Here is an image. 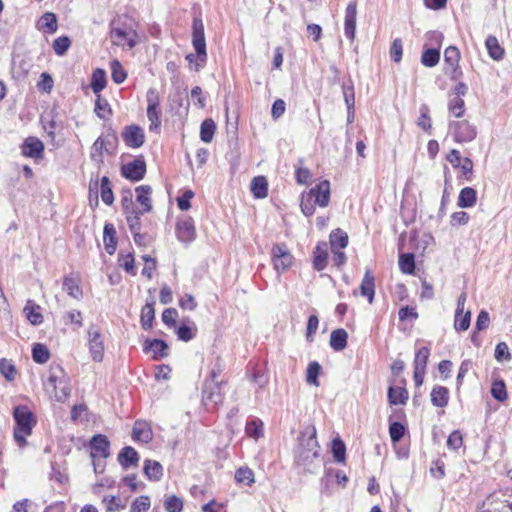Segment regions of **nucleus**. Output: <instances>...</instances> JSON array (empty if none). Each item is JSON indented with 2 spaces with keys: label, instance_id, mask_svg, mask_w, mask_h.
Wrapping results in <instances>:
<instances>
[{
  "label": "nucleus",
  "instance_id": "f257e3e1",
  "mask_svg": "<svg viewBox=\"0 0 512 512\" xmlns=\"http://www.w3.org/2000/svg\"><path fill=\"white\" fill-rule=\"evenodd\" d=\"M320 447L316 439V428L314 425L306 426L298 437V446L295 451V461L298 466L308 472H314L320 466Z\"/></svg>",
  "mask_w": 512,
  "mask_h": 512
},
{
  "label": "nucleus",
  "instance_id": "f03ea898",
  "mask_svg": "<svg viewBox=\"0 0 512 512\" xmlns=\"http://www.w3.org/2000/svg\"><path fill=\"white\" fill-rule=\"evenodd\" d=\"M109 37L115 46L133 49L139 42L138 22L126 15H117L110 22Z\"/></svg>",
  "mask_w": 512,
  "mask_h": 512
},
{
  "label": "nucleus",
  "instance_id": "7ed1b4c3",
  "mask_svg": "<svg viewBox=\"0 0 512 512\" xmlns=\"http://www.w3.org/2000/svg\"><path fill=\"white\" fill-rule=\"evenodd\" d=\"M45 391L57 402H65L70 395L69 381L64 369L60 365H51L47 381L44 384Z\"/></svg>",
  "mask_w": 512,
  "mask_h": 512
},
{
  "label": "nucleus",
  "instance_id": "20e7f679",
  "mask_svg": "<svg viewBox=\"0 0 512 512\" xmlns=\"http://www.w3.org/2000/svg\"><path fill=\"white\" fill-rule=\"evenodd\" d=\"M330 201V182L323 180L301 197V210L307 217L315 212V205L320 207L328 206Z\"/></svg>",
  "mask_w": 512,
  "mask_h": 512
},
{
  "label": "nucleus",
  "instance_id": "39448f33",
  "mask_svg": "<svg viewBox=\"0 0 512 512\" xmlns=\"http://www.w3.org/2000/svg\"><path fill=\"white\" fill-rule=\"evenodd\" d=\"M511 496L496 491L487 496L478 506L477 512H512Z\"/></svg>",
  "mask_w": 512,
  "mask_h": 512
},
{
  "label": "nucleus",
  "instance_id": "423d86ee",
  "mask_svg": "<svg viewBox=\"0 0 512 512\" xmlns=\"http://www.w3.org/2000/svg\"><path fill=\"white\" fill-rule=\"evenodd\" d=\"M147 100V117L150 121L149 130L159 131L161 125L160 119V98L159 93L156 89L150 88L146 94Z\"/></svg>",
  "mask_w": 512,
  "mask_h": 512
},
{
  "label": "nucleus",
  "instance_id": "0eeeda50",
  "mask_svg": "<svg viewBox=\"0 0 512 512\" xmlns=\"http://www.w3.org/2000/svg\"><path fill=\"white\" fill-rule=\"evenodd\" d=\"M192 30V44L196 51V56L200 61L199 65L202 66L206 62L207 53L204 35V25L201 18L195 17L193 19Z\"/></svg>",
  "mask_w": 512,
  "mask_h": 512
},
{
  "label": "nucleus",
  "instance_id": "6e6552de",
  "mask_svg": "<svg viewBox=\"0 0 512 512\" xmlns=\"http://www.w3.org/2000/svg\"><path fill=\"white\" fill-rule=\"evenodd\" d=\"M272 263L277 272L286 271L293 264L294 257L284 243H277L271 250Z\"/></svg>",
  "mask_w": 512,
  "mask_h": 512
},
{
  "label": "nucleus",
  "instance_id": "1a4fd4ad",
  "mask_svg": "<svg viewBox=\"0 0 512 512\" xmlns=\"http://www.w3.org/2000/svg\"><path fill=\"white\" fill-rule=\"evenodd\" d=\"M88 348L91 358L95 362H101L104 357V340L103 336L96 325H90L88 329Z\"/></svg>",
  "mask_w": 512,
  "mask_h": 512
},
{
  "label": "nucleus",
  "instance_id": "9d476101",
  "mask_svg": "<svg viewBox=\"0 0 512 512\" xmlns=\"http://www.w3.org/2000/svg\"><path fill=\"white\" fill-rule=\"evenodd\" d=\"M449 127L457 142H470L477 135L476 127L466 120L450 122Z\"/></svg>",
  "mask_w": 512,
  "mask_h": 512
},
{
  "label": "nucleus",
  "instance_id": "9b49d317",
  "mask_svg": "<svg viewBox=\"0 0 512 512\" xmlns=\"http://www.w3.org/2000/svg\"><path fill=\"white\" fill-rule=\"evenodd\" d=\"M121 173L126 179L133 182L142 180L146 173L145 160L143 157H138L132 162L122 165Z\"/></svg>",
  "mask_w": 512,
  "mask_h": 512
},
{
  "label": "nucleus",
  "instance_id": "f8f14e48",
  "mask_svg": "<svg viewBox=\"0 0 512 512\" xmlns=\"http://www.w3.org/2000/svg\"><path fill=\"white\" fill-rule=\"evenodd\" d=\"M460 52L457 47L449 46L444 51V62H445V73L450 76L451 79H457L462 72L459 70Z\"/></svg>",
  "mask_w": 512,
  "mask_h": 512
},
{
  "label": "nucleus",
  "instance_id": "ddd939ff",
  "mask_svg": "<svg viewBox=\"0 0 512 512\" xmlns=\"http://www.w3.org/2000/svg\"><path fill=\"white\" fill-rule=\"evenodd\" d=\"M224 383H213L205 381L203 387V401L206 405L212 404L213 407L223 403L224 394L222 393V385Z\"/></svg>",
  "mask_w": 512,
  "mask_h": 512
},
{
  "label": "nucleus",
  "instance_id": "4468645a",
  "mask_svg": "<svg viewBox=\"0 0 512 512\" xmlns=\"http://www.w3.org/2000/svg\"><path fill=\"white\" fill-rule=\"evenodd\" d=\"M177 239L184 243H191L196 238L194 221L191 217L179 219L176 224Z\"/></svg>",
  "mask_w": 512,
  "mask_h": 512
},
{
  "label": "nucleus",
  "instance_id": "2eb2a0df",
  "mask_svg": "<svg viewBox=\"0 0 512 512\" xmlns=\"http://www.w3.org/2000/svg\"><path fill=\"white\" fill-rule=\"evenodd\" d=\"M122 139L127 146L139 148L144 144L145 134L140 126L132 124L124 128Z\"/></svg>",
  "mask_w": 512,
  "mask_h": 512
},
{
  "label": "nucleus",
  "instance_id": "dca6fc26",
  "mask_svg": "<svg viewBox=\"0 0 512 512\" xmlns=\"http://www.w3.org/2000/svg\"><path fill=\"white\" fill-rule=\"evenodd\" d=\"M145 353H152L154 360H159L168 356L169 347L167 343L161 339H146L143 344Z\"/></svg>",
  "mask_w": 512,
  "mask_h": 512
},
{
  "label": "nucleus",
  "instance_id": "f3484780",
  "mask_svg": "<svg viewBox=\"0 0 512 512\" xmlns=\"http://www.w3.org/2000/svg\"><path fill=\"white\" fill-rule=\"evenodd\" d=\"M357 5L355 1L350 2L345 11L344 34L354 40L356 32Z\"/></svg>",
  "mask_w": 512,
  "mask_h": 512
},
{
  "label": "nucleus",
  "instance_id": "a211bd4d",
  "mask_svg": "<svg viewBox=\"0 0 512 512\" xmlns=\"http://www.w3.org/2000/svg\"><path fill=\"white\" fill-rule=\"evenodd\" d=\"M91 457L107 458L109 456L110 442L105 435H95L90 442Z\"/></svg>",
  "mask_w": 512,
  "mask_h": 512
},
{
  "label": "nucleus",
  "instance_id": "6ab92c4d",
  "mask_svg": "<svg viewBox=\"0 0 512 512\" xmlns=\"http://www.w3.org/2000/svg\"><path fill=\"white\" fill-rule=\"evenodd\" d=\"M14 419L16 422V428L32 430L33 425V414L26 406H17L14 408Z\"/></svg>",
  "mask_w": 512,
  "mask_h": 512
},
{
  "label": "nucleus",
  "instance_id": "aec40b11",
  "mask_svg": "<svg viewBox=\"0 0 512 512\" xmlns=\"http://www.w3.org/2000/svg\"><path fill=\"white\" fill-rule=\"evenodd\" d=\"M44 144L36 137H28L22 146L23 155L31 158H40L43 155Z\"/></svg>",
  "mask_w": 512,
  "mask_h": 512
},
{
  "label": "nucleus",
  "instance_id": "412c9836",
  "mask_svg": "<svg viewBox=\"0 0 512 512\" xmlns=\"http://www.w3.org/2000/svg\"><path fill=\"white\" fill-rule=\"evenodd\" d=\"M117 460L124 469H129L130 467L137 466L139 455L133 447L126 446L119 452Z\"/></svg>",
  "mask_w": 512,
  "mask_h": 512
},
{
  "label": "nucleus",
  "instance_id": "4be33fe9",
  "mask_svg": "<svg viewBox=\"0 0 512 512\" xmlns=\"http://www.w3.org/2000/svg\"><path fill=\"white\" fill-rule=\"evenodd\" d=\"M137 194V202L143 206V209L140 210L143 213H148L152 210V202L150 195L152 193V188L149 185H141L136 189Z\"/></svg>",
  "mask_w": 512,
  "mask_h": 512
},
{
  "label": "nucleus",
  "instance_id": "5701e85b",
  "mask_svg": "<svg viewBox=\"0 0 512 512\" xmlns=\"http://www.w3.org/2000/svg\"><path fill=\"white\" fill-rule=\"evenodd\" d=\"M103 242L105 250L108 254H114L116 250L117 240H116V230L113 224L106 223L103 231Z\"/></svg>",
  "mask_w": 512,
  "mask_h": 512
},
{
  "label": "nucleus",
  "instance_id": "b1692460",
  "mask_svg": "<svg viewBox=\"0 0 512 512\" xmlns=\"http://www.w3.org/2000/svg\"><path fill=\"white\" fill-rule=\"evenodd\" d=\"M313 266L317 271H322L327 266V244L319 243L313 252Z\"/></svg>",
  "mask_w": 512,
  "mask_h": 512
},
{
  "label": "nucleus",
  "instance_id": "393cba45",
  "mask_svg": "<svg viewBox=\"0 0 512 512\" xmlns=\"http://www.w3.org/2000/svg\"><path fill=\"white\" fill-rule=\"evenodd\" d=\"M40 306L32 300H28L23 309L28 321L32 325H40L43 322V315L40 313Z\"/></svg>",
  "mask_w": 512,
  "mask_h": 512
},
{
  "label": "nucleus",
  "instance_id": "a878e982",
  "mask_svg": "<svg viewBox=\"0 0 512 512\" xmlns=\"http://www.w3.org/2000/svg\"><path fill=\"white\" fill-rule=\"evenodd\" d=\"M477 192L471 187L461 189L458 196V206L461 208H470L476 204Z\"/></svg>",
  "mask_w": 512,
  "mask_h": 512
},
{
  "label": "nucleus",
  "instance_id": "bb28decb",
  "mask_svg": "<svg viewBox=\"0 0 512 512\" xmlns=\"http://www.w3.org/2000/svg\"><path fill=\"white\" fill-rule=\"evenodd\" d=\"M449 401V391L444 386H435L431 391V403L436 407H445Z\"/></svg>",
  "mask_w": 512,
  "mask_h": 512
},
{
  "label": "nucleus",
  "instance_id": "cd10ccee",
  "mask_svg": "<svg viewBox=\"0 0 512 512\" xmlns=\"http://www.w3.org/2000/svg\"><path fill=\"white\" fill-rule=\"evenodd\" d=\"M347 339H348V334L344 329L339 328V329L333 330L330 335V346L335 351H342L347 346Z\"/></svg>",
  "mask_w": 512,
  "mask_h": 512
},
{
  "label": "nucleus",
  "instance_id": "c85d7f7f",
  "mask_svg": "<svg viewBox=\"0 0 512 512\" xmlns=\"http://www.w3.org/2000/svg\"><path fill=\"white\" fill-rule=\"evenodd\" d=\"M132 437L135 441L148 443L152 439V431L146 423L136 421L133 427Z\"/></svg>",
  "mask_w": 512,
  "mask_h": 512
},
{
  "label": "nucleus",
  "instance_id": "c756f323",
  "mask_svg": "<svg viewBox=\"0 0 512 512\" xmlns=\"http://www.w3.org/2000/svg\"><path fill=\"white\" fill-rule=\"evenodd\" d=\"M251 192L255 198L262 199L268 194V182L264 176L254 177L251 181Z\"/></svg>",
  "mask_w": 512,
  "mask_h": 512
},
{
  "label": "nucleus",
  "instance_id": "7c9ffc66",
  "mask_svg": "<svg viewBox=\"0 0 512 512\" xmlns=\"http://www.w3.org/2000/svg\"><path fill=\"white\" fill-rule=\"evenodd\" d=\"M408 397V391L403 387L390 386L388 389V401L391 405L405 404Z\"/></svg>",
  "mask_w": 512,
  "mask_h": 512
},
{
  "label": "nucleus",
  "instance_id": "2f4dec72",
  "mask_svg": "<svg viewBox=\"0 0 512 512\" xmlns=\"http://www.w3.org/2000/svg\"><path fill=\"white\" fill-rule=\"evenodd\" d=\"M143 470L148 479L152 481L160 480L163 475L162 465L154 460H146Z\"/></svg>",
  "mask_w": 512,
  "mask_h": 512
},
{
  "label": "nucleus",
  "instance_id": "473e14b6",
  "mask_svg": "<svg viewBox=\"0 0 512 512\" xmlns=\"http://www.w3.org/2000/svg\"><path fill=\"white\" fill-rule=\"evenodd\" d=\"M374 288H375L374 276L369 271H367L363 277V280H362V283L360 286V291L363 296L367 297L369 303L373 302L374 294H375Z\"/></svg>",
  "mask_w": 512,
  "mask_h": 512
},
{
  "label": "nucleus",
  "instance_id": "72a5a7b5",
  "mask_svg": "<svg viewBox=\"0 0 512 512\" xmlns=\"http://www.w3.org/2000/svg\"><path fill=\"white\" fill-rule=\"evenodd\" d=\"M90 86L93 93L96 95H99V93L105 88L106 73L103 69L97 68L93 71Z\"/></svg>",
  "mask_w": 512,
  "mask_h": 512
},
{
  "label": "nucleus",
  "instance_id": "f704fd0d",
  "mask_svg": "<svg viewBox=\"0 0 512 512\" xmlns=\"http://www.w3.org/2000/svg\"><path fill=\"white\" fill-rule=\"evenodd\" d=\"M331 250L344 249L348 245V235L341 229H336L330 234Z\"/></svg>",
  "mask_w": 512,
  "mask_h": 512
},
{
  "label": "nucleus",
  "instance_id": "c9c22d12",
  "mask_svg": "<svg viewBox=\"0 0 512 512\" xmlns=\"http://www.w3.org/2000/svg\"><path fill=\"white\" fill-rule=\"evenodd\" d=\"M486 48L490 57L494 60H500L504 56V49L499 45L495 36H488L485 41Z\"/></svg>",
  "mask_w": 512,
  "mask_h": 512
},
{
  "label": "nucleus",
  "instance_id": "e433bc0d",
  "mask_svg": "<svg viewBox=\"0 0 512 512\" xmlns=\"http://www.w3.org/2000/svg\"><path fill=\"white\" fill-rule=\"evenodd\" d=\"M63 289L74 299L82 297V289L79 286V281L73 277H65L63 280Z\"/></svg>",
  "mask_w": 512,
  "mask_h": 512
},
{
  "label": "nucleus",
  "instance_id": "4c0bfd02",
  "mask_svg": "<svg viewBox=\"0 0 512 512\" xmlns=\"http://www.w3.org/2000/svg\"><path fill=\"white\" fill-rule=\"evenodd\" d=\"M155 318L154 303H146L141 310V325L144 330L152 328V323Z\"/></svg>",
  "mask_w": 512,
  "mask_h": 512
},
{
  "label": "nucleus",
  "instance_id": "58836bf2",
  "mask_svg": "<svg viewBox=\"0 0 512 512\" xmlns=\"http://www.w3.org/2000/svg\"><path fill=\"white\" fill-rule=\"evenodd\" d=\"M100 195L102 201L106 205H112L114 202V194L111 188V182L107 176H103L100 182Z\"/></svg>",
  "mask_w": 512,
  "mask_h": 512
},
{
  "label": "nucleus",
  "instance_id": "ea45409f",
  "mask_svg": "<svg viewBox=\"0 0 512 512\" xmlns=\"http://www.w3.org/2000/svg\"><path fill=\"white\" fill-rule=\"evenodd\" d=\"M216 130V124L212 119H205L201 123L200 138L205 143H210Z\"/></svg>",
  "mask_w": 512,
  "mask_h": 512
},
{
  "label": "nucleus",
  "instance_id": "a19ab883",
  "mask_svg": "<svg viewBox=\"0 0 512 512\" xmlns=\"http://www.w3.org/2000/svg\"><path fill=\"white\" fill-rule=\"evenodd\" d=\"M40 28L46 33H55L57 31V19L54 13H45L39 21Z\"/></svg>",
  "mask_w": 512,
  "mask_h": 512
},
{
  "label": "nucleus",
  "instance_id": "79ce46f5",
  "mask_svg": "<svg viewBox=\"0 0 512 512\" xmlns=\"http://www.w3.org/2000/svg\"><path fill=\"white\" fill-rule=\"evenodd\" d=\"M32 358L36 363L44 364L49 360L50 352L44 344L36 343L32 348Z\"/></svg>",
  "mask_w": 512,
  "mask_h": 512
},
{
  "label": "nucleus",
  "instance_id": "37998d69",
  "mask_svg": "<svg viewBox=\"0 0 512 512\" xmlns=\"http://www.w3.org/2000/svg\"><path fill=\"white\" fill-rule=\"evenodd\" d=\"M399 268L404 274H413L415 270V256L412 253H404L399 257Z\"/></svg>",
  "mask_w": 512,
  "mask_h": 512
},
{
  "label": "nucleus",
  "instance_id": "c03bdc74",
  "mask_svg": "<svg viewBox=\"0 0 512 512\" xmlns=\"http://www.w3.org/2000/svg\"><path fill=\"white\" fill-rule=\"evenodd\" d=\"M440 60V51L435 48L426 49L421 56V63L426 67H434Z\"/></svg>",
  "mask_w": 512,
  "mask_h": 512
},
{
  "label": "nucleus",
  "instance_id": "a18cd8bd",
  "mask_svg": "<svg viewBox=\"0 0 512 512\" xmlns=\"http://www.w3.org/2000/svg\"><path fill=\"white\" fill-rule=\"evenodd\" d=\"M183 500L176 495H168L164 500V508L167 512H182Z\"/></svg>",
  "mask_w": 512,
  "mask_h": 512
},
{
  "label": "nucleus",
  "instance_id": "49530a36",
  "mask_svg": "<svg viewBox=\"0 0 512 512\" xmlns=\"http://www.w3.org/2000/svg\"><path fill=\"white\" fill-rule=\"evenodd\" d=\"M448 109L454 117H461L465 112V102L461 97L454 96L450 99Z\"/></svg>",
  "mask_w": 512,
  "mask_h": 512
},
{
  "label": "nucleus",
  "instance_id": "de8ad7c7",
  "mask_svg": "<svg viewBox=\"0 0 512 512\" xmlns=\"http://www.w3.org/2000/svg\"><path fill=\"white\" fill-rule=\"evenodd\" d=\"M245 432L249 437L260 438L263 436V422L259 419L247 422Z\"/></svg>",
  "mask_w": 512,
  "mask_h": 512
},
{
  "label": "nucleus",
  "instance_id": "09e8293b",
  "mask_svg": "<svg viewBox=\"0 0 512 512\" xmlns=\"http://www.w3.org/2000/svg\"><path fill=\"white\" fill-rule=\"evenodd\" d=\"M111 77L116 84H121L125 81L127 74L118 60H113L110 63Z\"/></svg>",
  "mask_w": 512,
  "mask_h": 512
},
{
  "label": "nucleus",
  "instance_id": "8fccbe9b",
  "mask_svg": "<svg viewBox=\"0 0 512 512\" xmlns=\"http://www.w3.org/2000/svg\"><path fill=\"white\" fill-rule=\"evenodd\" d=\"M429 356L430 349L428 347H421L415 354L414 368L426 370Z\"/></svg>",
  "mask_w": 512,
  "mask_h": 512
},
{
  "label": "nucleus",
  "instance_id": "3c124183",
  "mask_svg": "<svg viewBox=\"0 0 512 512\" xmlns=\"http://www.w3.org/2000/svg\"><path fill=\"white\" fill-rule=\"evenodd\" d=\"M235 480L241 484L251 485L255 481L254 473L248 467H240L235 472Z\"/></svg>",
  "mask_w": 512,
  "mask_h": 512
},
{
  "label": "nucleus",
  "instance_id": "603ef678",
  "mask_svg": "<svg viewBox=\"0 0 512 512\" xmlns=\"http://www.w3.org/2000/svg\"><path fill=\"white\" fill-rule=\"evenodd\" d=\"M0 373L7 381H12L16 376V368L11 360L5 358L0 360Z\"/></svg>",
  "mask_w": 512,
  "mask_h": 512
},
{
  "label": "nucleus",
  "instance_id": "864d4df0",
  "mask_svg": "<svg viewBox=\"0 0 512 512\" xmlns=\"http://www.w3.org/2000/svg\"><path fill=\"white\" fill-rule=\"evenodd\" d=\"M119 266L122 267L127 273L131 275L136 274L134 267V257L131 253L123 254L122 252L118 255Z\"/></svg>",
  "mask_w": 512,
  "mask_h": 512
},
{
  "label": "nucleus",
  "instance_id": "5fc2aeb1",
  "mask_svg": "<svg viewBox=\"0 0 512 512\" xmlns=\"http://www.w3.org/2000/svg\"><path fill=\"white\" fill-rule=\"evenodd\" d=\"M150 505L151 501L149 496H139L132 502L130 512H147Z\"/></svg>",
  "mask_w": 512,
  "mask_h": 512
},
{
  "label": "nucleus",
  "instance_id": "6e6d98bb",
  "mask_svg": "<svg viewBox=\"0 0 512 512\" xmlns=\"http://www.w3.org/2000/svg\"><path fill=\"white\" fill-rule=\"evenodd\" d=\"M224 369H225V364H224L223 360L220 357L216 358V360L213 364V367L210 371L208 381L213 382V383H224L223 380L218 379L219 376L221 375V373L224 371Z\"/></svg>",
  "mask_w": 512,
  "mask_h": 512
},
{
  "label": "nucleus",
  "instance_id": "4d7b16f0",
  "mask_svg": "<svg viewBox=\"0 0 512 512\" xmlns=\"http://www.w3.org/2000/svg\"><path fill=\"white\" fill-rule=\"evenodd\" d=\"M491 395L500 402H503L507 399L506 386L503 380H497L493 382L491 387Z\"/></svg>",
  "mask_w": 512,
  "mask_h": 512
},
{
  "label": "nucleus",
  "instance_id": "13d9d810",
  "mask_svg": "<svg viewBox=\"0 0 512 512\" xmlns=\"http://www.w3.org/2000/svg\"><path fill=\"white\" fill-rule=\"evenodd\" d=\"M471 312L456 313L454 327L457 331H466L470 326Z\"/></svg>",
  "mask_w": 512,
  "mask_h": 512
},
{
  "label": "nucleus",
  "instance_id": "bf43d9fd",
  "mask_svg": "<svg viewBox=\"0 0 512 512\" xmlns=\"http://www.w3.org/2000/svg\"><path fill=\"white\" fill-rule=\"evenodd\" d=\"M320 371H321V366L318 362L313 361V362L309 363L308 368H307V375H306L307 382L309 384L318 386L319 385L318 376L320 374Z\"/></svg>",
  "mask_w": 512,
  "mask_h": 512
},
{
  "label": "nucleus",
  "instance_id": "052dcab7",
  "mask_svg": "<svg viewBox=\"0 0 512 512\" xmlns=\"http://www.w3.org/2000/svg\"><path fill=\"white\" fill-rule=\"evenodd\" d=\"M143 214L140 210L134 211V213L126 214V221L132 234L140 231L141 222L140 216Z\"/></svg>",
  "mask_w": 512,
  "mask_h": 512
},
{
  "label": "nucleus",
  "instance_id": "680f3d73",
  "mask_svg": "<svg viewBox=\"0 0 512 512\" xmlns=\"http://www.w3.org/2000/svg\"><path fill=\"white\" fill-rule=\"evenodd\" d=\"M71 45V40L67 36H61L54 40L53 49L58 56H63Z\"/></svg>",
  "mask_w": 512,
  "mask_h": 512
},
{
  "label": "nucleus",
  "instance_id": "e2e57ef3",
  "mask_svg": "<svg viewBox=\"0 0 512 512\" xmlns=\"http://www.w3.org/2000/svg\"><path fill=\"white\" fill-rule=\"evenodd\" d=\"M405 431L406 429L404 425L401 424L400 422L395 421L391 423L389 426V434L391 441L393 443L399 442L403 438Z\"/></svg>",
  "mask_w": 512,
  "mask_h": 512
},
{
  "label": "nucleus",
  "instance_id": "0e129e2a",
  "mask_svg": "<svg viewBox=\"0 0 512 512\" xmlns=\"http://www.w3.org/2000/svg\"><path fill=\"white\" fill-rule=\"evenodd\" d=\"M346 447L342 440L335 439L332 442V453L336 462H344Z\"/></svg>",
  "mask_w": 512,
  "mask_h": 512
},
{
  "label": "nucleus",
  "instance_id": "69168bd1",
  "mask_svg": "<svg viewBox=\"0 0 512 512\" xmlns=\"http://www.w3.org/2000/svg\"><path fill=\"white\" fill-rule=\"evenodd\" d=\"M95 112L101 119H106L105 112H107L108 115L112 114V110L109 106V103L107 100L102 99L100 95H97V99L95 102Z\"/></svg>",
  "mask_w": 512,
  "mask_h": 512
},
{
  "label": "nucleus",
  "instance_id": "338daca9",
  "mask_svg": "<svg viewBox=\"0 0 512 512\" xmlns=\"http://www.w3.org/2000/svg\"><path fill=\"white\" fill-rule=\"evenodd\" d=\"M102 502L105 504L107 512H116L125 507L120 498L116 496H105Z\"/></svg>",
  "mask_w": 512,
  "mask_h": 512
},
{
  "label": "nucleus",
  "instance_id": "774afa93",
  "mask_svg": "<svg viewBox=\"0 0 512 512\" xmlns=\"http://www.w3.org/2000/svg\"><path fill=\"white\" fill-rule=\"evenodd\" d=\"M463 445V436L459 430L453 431L447 439V446L449 449L457 450Z\"/></svg>",
  "mask_w": 512,
  "mask_h": 512
}]
</instances>
